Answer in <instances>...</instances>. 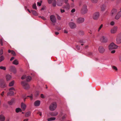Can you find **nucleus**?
Listing matches in <instances>:
<instances>
[{
  "instance_id": "1",
  "label": "nucleus",
  "mask_w": 121,
  "mask_h": 121,
  "mask_svg": "<svg viewBox=\"0 0 121 121\" xmlns=\"http://www.w3.org/2000/svg\"><path fill=\"white\" fill-rule=\"evenodd\" d=\"M57 107V104L56 102L52 103L49 107L50 110L51 111H53L55 110Z\"/></svg>"
},
{
  "instance_id": "2",
  "label": "nucleus",
  "mask_w": 121,
  "mask_h": 121,
  "mask_svg": "<svg viewBox=\"0 0 121 121\" xmlns=\"http://www.w3.org/2000/svg\"><path fill=\"white\" fill-rule=\"evenodd\" d=\"M118 47V46L115 44L114 43H111L109 46V49L110 50H112V49H117Z\"/></svg>"
},
{
  "instance_id": "3",
  "label": "nucleus",
  "mask_w": 121,
  "mask_h": 121,
  "mask_svg": "<svg viewBox=\"0 0 121 121\" xmlns=\"http://www.w3.org/2000/svg\"><path fill=\"white\" fill-rule=\"evenodd\" d=\"M21 84L25 89H28L30 88L29 85L25 81H23L22 82Z\"/></svg>"
},
{
  "instance_id": "4",
  "label": "nucleus",
  "mask_w": 121,
  "mask_h": 121,
  "mask_svg": "<svg viewBox=\"0 0 121 121\" xmlns=\"http://www.w3.org/2000/svg\"><path fill=\"white\" fill-rule=\"evenodd\" d=\"M87 6L86 4L84 5L81 11V13L83 14H84L87 12Z\"/></svg>"
},
{
  "instance_id": "5",
  "label": "nucleus",
  "mask_w": 121,
  "mask_h": 121,
  "mask_svg": "<svg viewBox=\"0 0 121 121\" xmlns=\"http://www.w3.org/2000/svg\"><path fill=\"white\" fill-rule=\"evenodd\" d=\"M99 16V12H97L94 13L93 15V18L94 20H97Z\"/></svg>"
},
{
  "instance_id": "6",
  "label": "nucleus",
  "mask_w": 121,
  "mask_h": 121,
  "mask_svg": "<svg viewBox=\"0 0 121 121\" xmlns=\"http://www.w3.org/2000/svg\"><path fill=\"white\" fill-rule=\"evenodd\" d=\"M85 19L84 18L82 17L78 18L76 19V22L78 24H80L83 22Z\"/></svg>"
},
{
  "instance_id": "7",
  "label": "nucleus",
  "mask_w": 121,
  "mask_h": 121,
  "mask_svg": "<svg viewBox=\"0 0 121 121\" xmlns=\"http://www.w3.org/2000/svg\"><path fill=\"white\" fill-rule=\"evenodd\" d=\"M100 41L102 43H106L108 41L107 38L106 36H103L101 38Z\"/></svg>"
},
{
  "instance_id": "8",
  "label": "nucleus",
  "mask_w": 121,
  "mask_h": 121,
  "mask_svg": "<svg viewBox=\"0 0 121 121\" xmlns=\"http://www.w3.org/2000/svg\"><path fill=\"white\" fill-rule=\"evenodd\" d=\"M118 36L116 39V43L117 44H119L121 43V33Z\"/></svg>"
},
{
  "instance_id": "9",
  "label": "nucleus",
  "mask_w": 121,
  "mask_h": 121,
  "mask_svg": "<svg viewBox=\"0 0 121 121\" xmlns=\"http://www.w3.org/2000/svg\"><path fill=\"white\" fill-rule=\"evenodd\" d=\"M98 50L99 53H103L104 52L105 49L103 46H99Z\"/></svg>"
},
{
  "instance_id": "10",
  "label": "nucleus",
  "mask_w": 121,
  "mask_h": 121,
  "mask_svg": "<svg viewBox=\"0 0 121 121\" xmlns=\"http://www.w3.org/2000/svg\"><path fill=\"white\" fill-rule=\"evenodd\" d=\"M118 29L117 26H114L111 29V32L112 34H114L117 31Z\"/></svg>"
},
{
  "instance_id": "11",
  "label": "nucleus",
  "mask_w": 121,
  "mask_h": 121,
  "mask_svg": "<svg viewBox=\"0 0 121 121\" xmlns=\"http://www.w3.org/2000/svg\"><path fill=\"white\" fill-rule=\"evenodd\" d=\"M50 19L51 21L53 23L56 22V18L54 15H51L50 16Z\"/></svg>"
},
{
  "instance_id": "12",
  "label": "nucleus",
  "mask_w": 121,
  "mask_h": 121,
  "mask_svg": "<svg viewBox=\"0 0 121 121\" xmlns=\"http://www.w3.org/2000/svg\"><path fill=\"white\" fill-rule=\"evenodd\" d=\"M0 86L1 87L3 88L6 86V84L4 81L3 80H1L0 81Z\"/></svg>"
},
{
  "instance_id": "13",
  "label": "nucleus",
  "mask_w": 121,
  "mask_h": 121,
  "mask_svg": "<svg viewBox=\"0 0 121 121\" xmlns=\"http://www.w3.org/2000/svg\"><path fill=\"white\" fill-rule=\"evenodd\" d=\"M69 26L72 29L74 28L76 26L75 24L72 22H70L69 24Z\"/></svg>"
},
{
  "instance_id": "14",
  "label": "nucleus",
  "mask_w": 121,
  "mask_h": 121,
  "mask_svg": "<svg viewBox=\"0 0 121 121\" xmlns=\"http://www.w3.org/2000/svg\"><path fill=\"white\" fill-rule=\"evenodd\" d=\"M9 70L13 72L14 73H16V69L15 67L13 66H11L9 67Z\"/></svg>"
},
{
  "instance_id": "15",
  "label": "nucleus",
  "mask_w": 121,
  "mask_h": 121,
  "mask_svg": "<svg viewBox=\"0 0 121 121\" xmlns=\"http://www.w3.org/2000/svg\"><path fill=\"white\" fill-rule=\"evenodd\" d=\"M117 10L115 9H113L111 11V15L112 16H113L117 12Z\"/></svg>"
},
{
  "instance_id": "16",
  "label": "nucleus",
  "mask_w": 121,
  "mask_h": 121,
  "mask_svg": "<svg viewBox=\"0 0 121 121\" xmlns=\"http://www.w3.org/2000/svg\"><path fill=\"white\" fill-rule=\"evenodd\" d=\"M70 8V5L69 3H66L63 7V8L67 10H69Z\"/></svg>"
},
{
  "instance_id": "17",
  "label": "nucleus",
  "mask_w": 121,
  "mask_h": 121,
  "mask_svg": "<svg viewBox=\"0 0 121 121\" xmlns=\"http://www.w3.org/2000/svg\"><path fill=\"white\" fill-rule=\"evenodd\" d=\"M11 78V76L9 74H7L6 76V79L7 81H8L10 80Z\"/></svg>"
},
{
  "instance_id": "18",
  "label": "nucleus",
  "mask_w": 121,
  "mask_h": 121,
  "mask_svg": "<svg viewBox=\"0 0 121 121\" xmlns=\"http://www.w3.org/2000/svg\"><path fill=\"white\" fill-rule=\"evenodd\" d=\"M63 0H57V4L59 6H61L62 4Z\"/></svg>"
},
{
  "instance_id": "19",
  "label": "nucleus",
  "mask_w": 121,
  "mask_h": 121,
  "mask_svg": "<svg viewBox=\"0 0 121 121\" xmlns=\"http://www.w3.org/2000/svg\"><path fill=\"white\" fill-rule=\"evenodd\" d=\"M21 108L23 110H24L26 108V105L23 103H22L21 104Z\"/></svg>"
},
{
  "instance_id": "20",
  "label": "nucleus",
  "mask_w": 121,
  "mask_h": 121,
  "mask_svg": "<svg viewBox=\"0 0 121 121\" xmlns=\"http://www.w3.org/2000/svg\"><path fill=\"white\" fill-rule=\"evenodd\" d=\"M14 103V100L13 99L8 102V104L10 105H12Z\"/></svg>"
},
{
  "instance_id": "21",
  "label": "nucleus",
  "mask_w": 121,
  "mask_h": 121,
  "mask_svg": "<svg viewBox=\"0 0 121 121\" xmlns=\"http://www.w3.org/2000/svg\"><path fill=\"white\" fill-rule=\"evenodd\" d=\"M40 101L37 100L34 103V105L35 106H39L40 104Z\"/></svg>"
},
{
  "instance_id": "22",
  "label": "nucleus",
  "mask_w": 121,
  "mask_h": 121,
  "mask_svg": "<svg viewBox=\"0 0 121 121\" xmlns=\"http://www.w3.org/2000/svg\"><path fill=\"white\" fill-rule=\"evenodd\" d=\"M9 91L8 92L7 94L8 96H12L14 94L13 92L12 91Z\"/></svg>"
},
{
  "instance_id": "23",
  "label": "nucleus",
  "mask_w": 121,
  "mask_h": 121,
  "mask_svg": "<svg viewBox=\"0 0 121 121\" xmlns=\"http://www.w3.org/2000/svg\"><path fill=\"white\" fill-rule=\"evenodd\" d=\"M5 120V117L3 115H0V121H4Z\"/></svg>"
},
{
  "instance_id": "24",
  "label": "nucleus",
  "mask_w": 121,
  "mask_h": 121,
  "mask_svg": "<svg viewBox=\"0 0 121 121\" xmlns=\"http://www.w3.org/2000/svg\"><path fill=\"white\" fill-rule=\"evenodd\" d=\"M121 17V14L118 13L115 17V19L116 20L118 19Z\"/></svg>"
},
{
  "instance_id": "25",
  "label": "nucleus",
  "mask_w": 121,
  "mask_h": 121,
  "mask_svg": "<svg viewBox=\"0 0 121 121\" xmlns=\"http://www.w3.org/2000/svg\"><path fill=\"white\" fill-rule=\"evenodd\" d=\"M101 10L102 11H104L105 9L106 5L104 4H102L101 7Z\"/></svg>"
},
{
  "instance_id": "26",
  "label": "nucleus",
  "mask_w": 121,
  "mask_h": 121,
  "mask_svg": "<svg viewBox=\"0 0 121 121\" xmlns=\"http://www.w3.org/2000/svg\"><path fill=\"white\" fill-rule=\"evenodd\" d=\"M58 114V112H53L51 113V115L52 116H55Z\"/></svg>"
},
{
  "instance_id": "27",
  "label": "nucleus",
  "mask_w": 121,
  "mask_h": 121,
  "mask_svg": "<svg viewBox=\"0 0 121 121\" xmlns=\"http://www.w3.org/2000/svg\"><path fill=\"white\" fill-rule=\"evenodd\" d=\"M27 97H29L31 100H32L33 99V95H31L30 96H28L25 98L23 97L24 101H25L26 99L27 98Z\"/></svg>"
},
{
  "instance_id": "28",
  "label": "nucleus",
  "mask_w": 121,
  "mask_h": 121,
  "mask_svg": "<svg viewBox=\"0 0 121 121\" xmlns=\"http://www.w3.org/2000/svg\"><path fill=\"white\" fill-rule=\"evenodd\" d=\"M31 79V78L30 76H28L26 77V80L27 82L30 81Z\"/></svg>"
},
{
  "instance_id": "29",
  "label": "nucleus",
  "mask_w": 121,
  "mask_h": 121,
  "mask_svg": "<svg viewBox=\"0 0 121 121\" xmlns=\"http://www.w3.org/2000/svg\"><path fill=\"white\" fill-rule=\"evenodd\" d=\"M14 81L13 80L10 82L9 84V86H13L14 83Z\"/></svg>"
},
{
  "instance_id": "30",
  "label": "nucleus",
  "mask_w": 121,
  "mask_h": 121,
  "mask_svg": "<svg viewBox=\"0 0 121 121\" xmlns=\"http://www.w3.org/2000/svg\"><path fill=\"white\" fill-rule=\"evenodd\" d=\"M13 63L14 65H17L18 64V62L17 60H15L13 61Z\"/></svg>"
},
{
  "instance_id": "31",
  "label": "nucleus",
  "mask_w": 121,
  "mask_h": 121,
  "mask_svg": "<svg viewBox=\"0 0 121 121\" xmlns=\"http://www.w3.org/2000/svg\"><path fill=\"white\" fill-rule=\"evenodd\" d=\"M31 12L34 15L37 16L38 15V14L36 11L33 10H31Z\"/></svg>"
},
{
  "instance_id": "32",
  "label": "nucleus",
  "mask_w": 121,
  "mask_h": 121,
  "mask_svg": "<svg viewBox=\"0 0 121 121\" xmlns=\"http://www.w3.org/2000/svg\"><path fill=\"white\" fill-rule=\"evenodd\" d=\"M31 113L30 112H26L25 115L26 117H28L31 114Z\"/></svg>"
},
{
  "instance_id": "33",
  "label": "nucleus",
  "mask_w": 121,
  "mask_h": 121,
  "mask_svg": "<svg viewBox=\"0 0 121 121\" xmlns=\"http://www.w3.org/2000/svg\"><path fill=\"white\" fill-rule=\"evenodd\" d=\"M78 34L81 35H83L84 34V32L83 31L80 30L78 32Z\"/></svg>"
},
{
  "instance_id": "34",
  "label": "nucleus",
  "mask_w": 121,
  "mask_h": 121,
  "mask_svg": "<svg viewBox=\"0 0 121 121\" xmlns=\"http://www.w3.org/2000/svg\"><path fill=\"white\" fill-rule=\"evenodd\" d=\"M22 110L21 109L19 108H17L16 109V112L17 113H18L19 112H21Z\"/></svg>"
},
{
  "instance_id": "35",
  "label": "nucleus",
  "mask_w": 121,
  "mask_h": 121,
  "mask_svg": "<svg viewBox=\"0 0 121 121\" xmlns=\"http://www.w3.org/2000/svg\"><path fill=\"white\" fill-rule=\"evenodd\" d=\"M56 119L55 117H51L48 118V121H50L52 120H55Z\"/></svg>"
},
{
  "instance_id": "36",
  "label": "nucleus",
  "mask_w": 121,
  "mask_h": 121,
  "mask_svg": "<svg viewBox=\"0 0 121 121\" xmlns=\"http://www.w3.org/2000/svg\"><path fill=\"white\" fill-rule=\"evenodd\" d=\"M4 59V57L3 56H1L0 57V62L3 61Z\"/></svg>"
},
{
  "instance_id": "37",
  "label": "nucleus",
  "mask_w": 121,
  "mask_h": 121,
  "mask_svg": "<svg viewBox=\"0 0 121 121\" xmlns=\"http://www.w3.org/2000/svg\"><path fill=\"white\" fill-rule=\"evenodd\" d=\"M52 5L53 7H55L56 6V1L55 0H53Z\"/></svg>"
},
{
  "instance_id": "38",
  "label": "nucleus",
  "mask_w": 121,
  "mask_h": 121,
  "mask_svg": "<svg viewBox=\"0 0 121 121\" xmlns=\"http://www.w3.org/2000/svg\"><path fill=\"white\" fill-rule=\"evenodd\" d=\"M0 69H1L5 70H6V68L5 67L3 66H1L0 67Z\"/></svg>"
},
{
  "instance_id": "39",
  "label": "nucleus",
  "mask_w": 121,
  "mask_h": 121,
  "mask_svg": "<svg viewBox=\"0 0 121 121\" xmlns=\"http://www.w3.org/2000/svg\"><path fill=\"white\" fill-rule=\"evenodd\" d=\"M112 67L113 69L116 71H117V69L116 66H112Z\"/></svg>"
},
{
  "instance_id": "40",
  "label": "nucleus",
  "mask_w": 121,
  "mask_h": 121,
  "mask_svg": "<svg viewBox=\"0 0 121 121\" xmlns=\"http://www.w3.org/2000/svg\"><path fill=\"white\" fill-rule=\"evenodd\" d=\"M79 42L81 43H84L86 42V41L84 39L80 40L79 41Z\"/></svg>"
},
{
  "instance_id": "41",
  "label": "nucleus",
  "mask_w": 121,
  "mask_h": 121,
  "mask_svg": "<svg viewBox=\"0 0 121 121\" xmlns=\"http://www.w3.org/2000/svg\"><path fill=\"white\" fill-rule=\"evenodd\" d=\"M33 8L34 9H37V6L36 5V4H33Z\"/></svg>"
},
{
  "instance_id": "42",
  "label": "nucleus",
  "mask_w": 121,
  "mask_h": 121,
  "mask_svg": "<svg viewBox=\"0 0 121 121\" xmlns=\"http://www.w3.org/2000/svg\"><path fill=\"white\" fill-rule=\"evenodd\" d=\"M11 54L13 56H15L16 55V54L15 52L13 51L12 50L11 51Z\"/></svg>"
},
{
  "instance_id": "43",
  "label": "nucleus",
  "mask_w": 121,
  "mask_h": 121,
  "mask_svg": "<svg viewBox=\"0 0 121 121\" xmlns=\"http://www.w3.org/2000/svg\"><path fill=\"white\" fill-rule=\"evenodd\" d=\"M103 25L102 24H101L100 25V26H99V29H98V31H99L101 30V29L103 27Z\"/></svg>"
},
{
  "instance_id": "44",
  "label": "nucleus",
  "mask_w": 121,
  "mask_h": 121,
  "mask_svg": "<svg viewBox=\"0 0 121 121\" xmlns=\"http://www.w3.org/2000/svg\"><path fill=\"white\" fill-rule=\"evenodd\" d=\"M98 0H91L92 2L94 3H96L97 2Z\"/></svg>"
},
{
  "instance_id": "45",
  "label": "nucleus",
  "mask_w": 121,
  "mask_h": 121,
  "mask_svg": "<svg viewBox=\"0 0 121 121\" xmlns=\"http://www.w3.org/2000/svg\"><path fill=\"white\" fill-rule=\"evenodd\" d=\"M3 53V50L2 49H1L0 50V56Z\"/></svg>"
},
{
  "instance_id": "46",
  "label": "nucleus",
  "mask_w": 121,
  "mask_h": 121,
  "mask_svg": "<svg viewBox=\"0 0 121 121\" xmlns=\"http://www.w3.org/2000/svg\"><path fill=\"white\" fill-rule=\"evenodd\" d=\"M26 75H24L21 78V79H22L23 80V79H25V78H26Z\"/></svg>"
},
{
  "instance_id": "47",
  "label": "nucleus",
  "mask_w": 121,
  "mask_h": 121,
  "mask_svg": "<svg viewBox=\"0 0 121 121\" xmlns=\"http://www.w3.org/2000/svg\"><path fill=\"white\" fill-rule=\"evenodd\" d=\"M115 22L113 21L111 22L110 23V24L112 26H113L114 25Z\"/></svg>"
},
{
  "instance_id": "48",
  "label": "nucleus",
  "mask_w": 121,
  "mask_h": 121,
  "mask_svg": "<svg viewBox=\"0 0 121 121\" xmlns=\"http://www.w3.org/2000/svg\"><path fill=\"white\" fill-rule=\"evenodd\" d=\"M76 48L78 50L80 48L78 45H76Z\"/></svg>"
},
{
  "instance_id": "49",
  "label": "nucleus",
  "mask_w": 121,
  "mask_h": 121,
  "mask_svg": "<svg viewBox=\"0 0 121 121\" xmlns=\"http://www.w3.org/2000/svg\"><path fill=\"white\" fill-rule=\"evenodd\" d=\"M53 0H48V3L50 4L51 3L52 1H53Z\"/></svg>"
},
{
  "instance_id": "50",
  "label": "nucleus",
  "mask_w": 121,
  "mask_h": 121,
  "mask_svg": "<svg viewBox=\"0 0 121 121\" xmlns=\"http://www.w3.org/2000/svg\"><path fill=\"white\" fill-rule=\"evenodd\" d=\"M60 12L61 13H63L65 12V10L64 9H60Z\"/></svg>"
},
{
  "instance_id": "51",
  "label": "nucleus",
  "mask_w": 121,
  "mask_h": 121,
  "mask_svg": "<svg viewBox=\"0 0 121 121\" xmlns=\"http://www.w3.org/2000/svg\"><path fill=\"white\" fill-rule=\"evenodd\" d=\"M9 91H11L12 90H15L14 89V88L12 87L10 88L9 89Z\"/></svg>"
},
{
  "instance_id": "52",
  "label": "nucleus",
  "mask_w": 121,
  "mask_h": 121,
  "mask_svg": "<svg viewBox=\"0 0 121 121\" xmlns=\"http://www.w3.org/2000/svg\"><path fill=\"white\" fill-rule=\"evenodd\" d=\"M75 9H73L71 10V12L73 13L75 11Z\"/></svg>"
},
{
  "instance_id": "53",
  "label": "nucleus",
  "mask_w": 121,
  "mask_h": 121,
  "mask_svg": "<svg viewBox=\"0 0 121 121\" xmlns=\"http://www.w3.org/2000/svg\"><path fill=\"white\" fill-rule=\"evenodd\" d=\"M4 91H3L0 94V95L2 96H3L4 95Z\"/></svg>"
},
{
  "instance_id": "54",
  "label": "nucleus",
  "mask_w": 121,
  "mask_h": 121,
  "mask_svg": "<svg viewBox=\"0 0 121 121\" xmlns=\"http://www.w3.org/2000/svg\"><path fill=\"white\" fill-rule=\"evenodd\" d=\"M41 5V3L39 2L37 3V5L39 6H40Z\"/></svg>"
},
{
  "instance_id": "55",
  "label": "nucleus",
  "mask_w": 121,
  "mask_h": 121,
  "mask_svg": "<svg viewBox=\"0 0 121 121\" xmlns=\"http://www.w3.org/2000/svg\"><path fill=\"white\" fill-rule=\"evenodd\" d=\"M41 98H44V97H45L42 94L41 95Z\"/></svg>"
},
{
  "instance_id": "56",
  "label": "nucleus",
  "mask_w": 121,
  "mask_h": 121,
  "mask_svg": "<svg viewBox=\"0 0 121 121\" xmlns=\"http://www.w3.org/2000/svg\"><path fill=\"white\" fill-rule=\"evenodd\" d=\"M37 113L38 114H39V115L40 116H41L42 115V113L41 112H38Z\"/></svg>"
},
{
  "instance_id": "57",
  "label": "nucleus",
  "mask_w": 121,
  "mask_h": 121,
  "mask_svg": "<svg viewBox=\"0 0 121 121\" xmlns=\"http://www.w3.org/2000/svg\"><path fill=\"white\" fill-rule=\"evenodd\" d=\"M66 116V115H65V116H63V117H62V119L63 120H64V119H65V116Z\"/></svg>"
},
{
  "instance_id": "58",
  "label": "nucleus",
  "mask_w": 121,
  "mask_h": 121,
  "mask_svg": "<svg viewBox=\"0 0 121 121\" xmlns=\"http://www.w3.org/2000/svg\"><path fill=\"white\" fill-rule=\"evenodd\" d=\"M14 59V57H12L10 59V61H11L12 60H13Z\"/></svg>"
},
{
  "instance_id": "59",
  "label": "nucleus",
  "mask_w": 121,
  "mask_h": 121,
  "mask_svg": "<svg viewBox=\"0 0 121 121\" xmlns=\"http://www.w3.org/2000/svg\"><path fill=\"white\" fill-rule=\"evenodd\" d=\"M108 11H107L106 12H105L104 13V15H107L108 14Z\"/></svg>"
},
{
  "instance_id": "60",
  "label": "nucleus",
  "mask_w": 121,
  "mask_h": 121,
  "mask_svg": "<svg viewBox=\"0 0 121 121\" xmlns=\"http://www.w3.org/2000/svg\"><path fill=\"white\" fill-rule=\"evenodd\" d=\"M115 52V50H113L111 51V52L112 53H114Z\"/></svg>"
},
{
  "instance_id": "61",
  "label": "nucleus",
  "mask_w": 121,
  "mask_h": 121,
  "mask_svg": "<svg viewBox=\"0 0 121 121\" xmlns=\"http://www.w3.org/2000/svg\"><path fill=\"white\" fill-rule=\"evenodd\" d=\"M41 18L43 19V20H45L46 19L44 17H41Z\"/></svg>"
},
{
  "instance_id": "62",
  "label": "nucleus",
  "mask_w": 121,
  "mask_h": 121,
  "mask_svg": "<svg viewBox=\"0 0 121 121\" xmlns=\"http://www.w3.org/2000/svg\"><path fill=\"white\" fill-rule=\"evenodd\" d=\"M57 18L59 20H60L61 19L60 17L59 16H57Z\"/></svg>"
},
{
  "instance_id": "63",
  "label": "nucleus",
  "mask_w": 121,
  "mask_h": 121,
  "mask_svg": "<svg viewBox=\"0 0 121 121\" xmlns=\"http://www.w3.org/2000/svg\"><path fill=\"white\" fill-rule=\"evenodd\" d=\"M118 13L121 14V7L120 9V11Z\"/></svg>"
},
{
  "instance_id": "64",
  "label": "nucleus",
  "mask_w": 121,
  "mask_h": 121,
  "mask_svg": "<svg viewBox=\"0 0 121 121\" xmlns=\"http://www.w3.org/2000/svg\"><path fill=\"white\" fill-rule=\"evenodd\" d=\"M64 32L65 33H67L68 32V31L65 30H64Z\"/></svg>"
}]
</instances>
